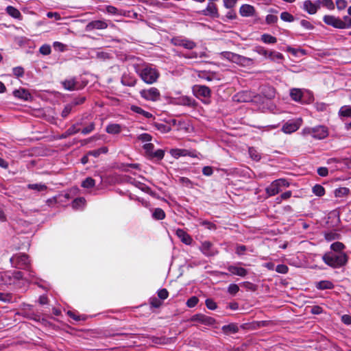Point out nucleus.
Masks as SVG:
<instances>
[{
	"label": "nucleus",
	"mask_w": 351,
	"mask_h": 351,
	"mask_svg": "<svg viewBox=\"0 0 351 351\" xmlns=\"http://www.w3.org/2000/svg\"><path fill=\"white\" fill-rule=\"evenodd\" d=\"M322 261L328 266L333 269H337L347 264L348 256L346 253H337L330 251L322 256Z\"/></svg>",
	"instance_id": "1"
},
{
	"label": "nucleus",
	"mask_w": 351,
	"mask_h": 351,
	"mask_svg": "<svg viewBox=\"0 0 351 351\" xmlns=\"http://www.w3.org/2000/svg\"><path fill=\"white\" fill-rule=\"evenodd\" d=\"M34 277L33 272L29 271V278H25L23 279V275L21 271H8L3 273H0V283L6 285H16L20 280L32 281Z\"/></svg>",
	"instance_id": "2"
},
{
	"label": "nucleus",
	"mask_w": 351,
	"mask_h": 351,
	"mask_svg": "<svg viewBox=\"0 0 351 351\" xmlns=\"http://www.w3.org/2000/svg\"><path fill=\"white\" fill-rule=\"evenodd\" d=\"M141 80L147 84H152L155 83L159 76V71L151 65H146L141 69L136 70Z\"/></svg>",
	"instance_id": "3"
},
{
	"label": "nucleus",
	"mask_w": 351,
	"mask_h": 351,
	"mask_svg": "<svg viewBox=\"0 0 351 351\" xmlns=\"http://www.w3.org/2000/svg\"><path fill=\"white\" fill-rule=\"evenodd\" d=\"M220 56L221 58L226 59L242 66H250L254 64L253 59L230 51L221 52Z\"/></svg>",
	"instance_id": "4"
},
{
	"label": "nucleus",
	"mask_w": 351,
	"mask_h": 351,
	"mask_svg": "<svg viewBox=\"0 0 351 351\" xmlns=\"http://www.w3.org/2000/svg\"><path fill=\"white\" fill-rule=\"evenodd\" d=\"M304 136H311L315 139H324L328 135L327 128L323 125H317L313 128L307 127L302 130Z\"/></svg>",
	"instance_id": "5"
},
{
	"label": "nucleus",
	"mask_w": 351,
	"mask_h": 351,
	"mask_svg": "<svg viewBox=\"0 0 351 351\" xmlns=\"http://www.w3.org/2000/svg\"><path fill=\"white\" fill-rule=\"evenodd\" d=\"M290 185L289 182L284 178L277 179L273 181L265 189L266 193L269 196H274L284 189L289 187Z\"/></svg>",
	"instance_id": "6"
},
{
	"label": "nucleus",
	"mask_w": 351,
	"mask_h": 351,
	"mask_svg": "<svg viewBox=\"0 0 351 351\" xmlns=\"http://www.w3.org/2000/svg\"><path fill=\"white\" fill-rule=\"evenodd\" d=\"M12 265L19 269H28L29 261L28 256L25 254H19L13 256L10 258Z\"/></svg>",
	"instance_id": "7"
},
{
	"label": "nucleus",
	"mask_w": 351,
	"mask_h": 351,
	"mask_svg": "<svg viewBox=\"0 0 351 351\" xmlns=\"http://www.w3.org/2000/svg\"><path fill=\"white\" fill-rule=\"evenodd\" d=\"M139 93L141 97L147 101H157L160 97L159 90L155 87L143 89Z\"/></svg>",
	"instance_id": "8"
},
{
	"label": "nucleus",
	"mask_w": 351,
	"mask_h": 351,
	"mask_svg": "<svg viewBox=\"0 0 351 351\" xmlns=\"http://www.w3.org/2000/svg\"><path fill=\"white\" fill-rule=\"evenodd\" d=\"M193 95L198 99H208L211 95L210 89L204 85L196 84L192 88Z\"/></svg>",
	"instance_id": "9"
},
{
	"label": "nucleus",
	"mask_w": 351,
	"mask_h": 351,
	"mask_svg": "<svg viewBox=\"0 0 351 351\" xmlns=\"http://www.w3.org/2000/svg\"><path fill=\"white\" fill-rule=\"evenodd\" d=\"M171 43L175 46L183 47L187 49H193L196 47V43L194 41L182 36L173 38Z\"/></svg>",
	"instance_id": "10"
},
{
	"label": "nucleus",
	"mask_w": 351,
	"mask_h": 351,
	"mask_svg": "<svg viewBox=\"0 0 351 351\" xmlns=\"http://www.w3.org/2000/svg\"><path fill=\"white\" fill-rule=\"evenodd\" d=\"M302 123V119L298 118L295 120H290L286 122L282 128V131L285 134H291L299 129Z\"/></svg>",
	"instance_id": "11"
},
{
	"label": "nucleus",
	"mask_w": 351,
	"mask_h": 351,
	"mask_svg": "<svg viewBox=\"0 0 351 351\" xmlns=\"http://www.w3.org/2000/svg\"><path fill=\"white\" fill-rule=\"evenodd\" d=\"M199 250L206 256H213L218 253L213 244L208 241L202 242Z\"/></svg>",
	"instance_id": "12"
},
{
	"label": "nucleus",
	"mask_w": 351,
	"mask_h": 351,
	"mask_svg": "<svg viewBox=\"0 0 351 351\" xmlns=\"http://www.w3.org/2000/svg\"><path fill=\"white\" fill-rule=\"evenodd\" d=\"M191 321L197 322L206 326H212L215 324L214 318L203 314H196L191 317Z\"/></svg>",
	"instance_id": "13"
},
{
	"label": "nucleus",
	"mask_w": 351,
	"mask_h": 351,
	"mask_svg": "<svg viewBox=\"0 0 351 351\" xmlns=\"http://www.w3.org/2000/svg\"><path fill=\"white\" fill-rule=\"evenodd\" d=\"M321 1L313 3L311 0H306L303 3V9L310 14H314L320 8Z\"/></svg>",
	"instance_id": "14"
},
{
	"label": "nucleus",
	"mask_w": 351,
	"mask_h": 351,
	"mask_svg": "<svg viewBox=\"0 0 351 351\" xmlns=\"http://www.w3.org/2000/svg\"><path fill=\"white\" fill-rule=\"evenodd\" d=\"M323 21L326 24L335 28L341 29V27L343 26L341 19L332 15H325L323 18Z\"/></svg>",
	"instance_id": "15"
},
{
	"label": "nucleus",
	"mask_w": 351,
	"mask_h": 351,
	"mask_svg": "<svg viewBox=\"0 0 351 351\" xmlns=\"http://www.w3.org/2000/svg\"><path fill=\"white\" fill-rule=\"evenodd\" d=\"M169 153L171 155V156H173L175 158H178L181 156H189L191 157L196 156L195 154H194L193 153H192L190 151L185 149H178V148L171 149L169 151Z\"/></svg>",
	"instance_id": "16"
},
{
	"label": "nucleus",
	"mask_w": 351,
	"mask_h": 351,
	"mask_svg": "<svg viewBox=\"0 0 351 351\" xmlns=\"http://www.w3.org/2000/svg\"><path fill=\"white\" fill-rule=\"evenodd\" d=\"M203 14L205 16H210L213 18H218L219 13L217 5L213 2H209L205 10L202 11Z\"/></svg>",
	"instance_id": "17"
},
{
	"label": "nucleus",
	"mask_w": 351,
	"mask_h": 351,
	"mask_svg": "<svg viewBox=\"0 0 351 351\" xmlns=\"http://www.w3.org/2000/svg\"><path fill=\"white\" fill-rule=\"evenodd\" d=\"M255 12L254 7L249 4H243L239 8V14L243 17L253 16Z\"/></svg>",
	"instance_id": "18"
},
{
	"label": "nucleus",
	"mask_w": 351,
	"mask_h": 351,
	"mask_svg": "<svg viewBox=\"0 0 351 351\" xmlns=\"http://www.w3.org/2000/svg\"><path fill=\"white\" fill-rule=\"evenodd\" d=\"M108 24L104 21H93L88 23L86 25V30L91 31L93 29H104L107 28Z\"/></svg>",
	"instance_id": "19"
},
{
	"label": "nucleus",
	"mask_w": 351,
	"mask_h": 351,
	"mask_svg": "<svg viewBox=\"0 0 351 351\" xmlns=\"http://www.w3.org/2000/svg\"><path fill=\"white\" fill-rule=\"evenodd\" d=\"M63 87L68 90L72 91L78 88V83L75 78L70 77L62 82Z\"/></svg>",
	"instance_id": "20"
},
{
	"label": "nucleus",
	"mask_w": 351,
	"mask_h": 351,
	"mask_svg": "<svg viewBox=\"0 0 351 351\" xmlns=\"http://www.w3.org/2000/svg\"><path fill=\"white\" fill-rule=\"evenodd\" d=\"M176 235L186 245H191L193 241L191 237L182 229H178Z\"/></svg>",
	"instance_id": "21"
},
{
	"label": "nucleus",
	"mask_w": 351,
	"mask_h": 351,
	"mask_svg": "<svg viewBox=\"0 0 351 351\" xmlns=\"http://www.w3.org/2000/svg\"><path fill=\"white\" fill-rule=\"evenodd\" d=\"M228 270L231 274L237 275L241 277L245 276L247 274V271L245 268L238 267L237 265L229 266L228 267Z\"/></svg>",
	"instance_id": "22"
},
{
	"label": "nucleus",
	"mask_w": 351,
	"mask_h": 351,
	"mask_svg": "<svg viewBox=\"0 0 351 351\" xmlns=\"http://www.w3.org/2000/svg\"><path fill=\"white\" fill-rule=\"evenodd\" d=\"M121 82L124 86H134L136 83V79L133 75L125 73L123 75Z\"/></svg>",
	"instance_id": "23"
},
{
	"label": "nucleus",
	"mask_w": 351,
	"mask_h": 351,
	"mask_svg": "<svg viewBox=\"0 0 351 351\" xmlns=\"http://www.w3.org/2000/svg\"><path fill=\"white\" fill-rule=\"evenodd\" d=\"M13 95L15 97L21 99L24 101H27L31 97L29 93L24 88H20L19 90H15L13 92Z\"/></svg>",
	"instance_id": "24"
},
{
	"label": "nucleus",
	"mask_w": 351,
	"mask_h": 351,
	"mask_svg": "<svg viewBox=\"0 0 351 351\" xmlns=\"http://www.w3.org/2000/svg\"><path fill=\"white\" fill-rule=\"evenodd\" d=\"M222 331L226 335L235 334L239 331V328L235 324L225 325L221 328Z\"/></svg>",
	"instance_id": "25"
},
{
	"label": "nucleus",
	"mask_w": 351,
	"mask_h": 351,
	"mask_svg": "<svg viewBox=\"0 0 351 351\" xmlns=\"http://www.w3.org/2000/svg\"><path fill=\"white\" fill-rule=\"evenodd\" d=\"M195 101L187 96H182L177 99L176 104L187 106H193L194 105Z\"/></svg>",
	"instance_id": "26"
},
{
	"label": "nucleus",
	"mask_w": 351,
	"mask_h": 351,
	"mask_svg": "<svg viewBox=\"0 0 351 351\" xmlns=\"http://www.w3.org/2000/svg\"><path fill=\"white\" fill-rule=\"evenodd\" d=\"M121 125L117 123H111L107 125L106 131L108 134H117L121 132Z\"/></svg>",
	"instance_id": "27"
},
{
	"label": "nucleus",
	"mask_w": 351,
	"mask_h": 351,
	"mask_svg": "<svg viewBox=\"0 0 351 351\" xmlns=\"http://www.w3.org/2000/svg\"><path fill=\"white\" fill-rule=\"evenodd\" d=\"M346 246L343 243L337 241L334 242L330 245L331 252H337V253H345L343 250H345Z\"/></svg>",
	"instance_id": "28"
},
{
	"label": "nucleus",
	"mask_w": 351,
	"mask_h": 351,
	"mask_svg": "<svg viewBox=\"0 0 351 351\" xmlns=\"http://www.w3.org/2000/svg\"><path fill=\"white\" fill-rule=\"evenodd\" d=\"M6 12L12 17L17 19H21V14L16 8L9 5L6 8Z\"/></svg>",
	"instance_id": "29"
},
{
	"label": "nucleus",
	"mask_w": 351,
	"mask_h": 351,
	"mask_svg": "<svg viewBox=\"0 0 351 351\" xmlns=\"http://www.w3.org/2000/svg\"><path fill=\"white\" fill-rule=\"evenodd\" d=\"M84 101V99H82L80 100V101H79V102L76 101V102H74L73 104H67L66 106H65V107L64 108V109L62 112V117L64 118L66 117L71 113L73 106L83 103Z\"/></svg>",
	"instance_id": "30"
},
{
	"label": "nucleus",
	"mask_w": 351,
	"mask_h": 351,
	"mask_svg": "<svg viewBox=\"0 0 351 351\" xmlns=\"http://www.w3.org/2000/svg\"><path fill=\"white\" fill-rule=\"evenodd\" d=\"M302 91L300 88H292L290 90L291 99L295 101H300L302 97Z\"/></svg>",
	"instance_id": "31"
},
{
	"label": "nucleus",
	"mask_w": 351,
	"mask_h": 351,
	"mask_svg": "<svg viewBox=\"0 0 351 351\" xmlns=\"http://www.w3.org/2000/svg\"><path fill=\"white\" fill-rule=\"evenodd\" d=\"M316 287L320 290L331 289L334 287V285L329 280H322L317 282Z\"/></svg>",
	"instance_id": "32"
},
{
	"label": "nucleus",
	"mask_w": 351,
	"mask_h": 351,
	"mask_svg": "<svg viewBox=\"0 0 351 351\" xmlns=\"http://www.w3.org/2000/svg\"><path fill=\"white\" fill-rule=\"evenodd\" d=\"M261 40L265 44H274L277 42V38L270 34H263L261 37Z\"/></svg>",
	"instance_id": "33"
},
{
	"label": "nucleus",
	"mask_w": 351,
	"mask_h": 351,
	"mask_svg": "<svg viewBox=\"0 0 351 351\" xmlns=\"http://www.w3.org/2000/svg\"><path fill=\"white\" fill-rule=\"evenodd\" d=\"M27 189L36 191L38 192L44 191L47 190V186L45 184L38 183V184H29L27 186Z\"/></svg>",
	"instance_id": "34"
},
{
	"label": "nucleus",
	"mask_w": 351,
	"mask_h": 351,
	"mask_svg": "<svg viewBox=\"0 0 351 351\" xmlns=\"http://www.w3.org/2000/svg\"><path fill=\"white\" fill-rule=\"evenodd\" d=\"M108 152V148L106 147H102L97 149L89 151L88 155L93 156L95 158L98 157L101 154H106Z\"/></svg>",
	"instance_id": "35"
},
{
	"label": "nucleus",
	"mask_w": 351,
	"mask_h": 351,
	"mask_svg": "<svg viewBox=\"0 0 351 351\" xmlns=\"http://www.w3.org/2000/svg\"><path fill=\"white\" fill-rule=\"evenodd\" d=\"M339 114L341 117H351V106H342L339 110Z\"/></svg>",
	"instance_id": "36"
},
{
	"label": "nucleus",
	"mask_w": 351,
	"mask_h": 351,
	"mask_svg": "<svg viewBox=\"0 0 351 351\" xmlns=\"http://www.w3.org/2000/svg\"><path fill=\"white\" fill-rule=\"evenodd\" d=\"M312 191L318 197H322L325 194V189L320 184H315L313 187Z\"/></svg>",
	"instance_id": "37"
},
{
	"label": "nucleus",
	"mask_w": 351,
	"mask_h": 351,
	"mask_svg": "<svg viewBox=\"0 0 351 351\" xmlns=\"http://www.w3.org/2000/svg\"><path fill=\"white\" fill-rule=\"evenodd\" d=\"M254 51L266 58H269V57L270 51L267 50L263 47L257 46L254 48Z\"/></svg>",
	"instance_id": "38"
},
{
	"label": "nucleus",
	"mask_w": 351,
	"mask_h": 351,
	"mask_svg": "<svg viewBox=\"0 0 351 351\" xmlns=\"http://www.w3.org/2000/svg\"><path fill=\"white\" fill-rule=\"evenodd\" d=\"M152 216L155 219L161 220L165 217V213L162 209L158 208L154 210Z\"/></svg>",
	"instance_id": "39"
},
{
	"label": "nucleus",
	"mask_w": 351,
	"mask_h": 351,
	"mask_svg": "<svg viewBox=\"0 0 351 351\" xmlns=\"http://www.w3.org/2000/svg\"><path fill=\"white\" fill-rule=\"evenodd\" d=\"M85 204V199L83 197L76 198L72 202V206L75 209H79Z\"/></svg>",
	"instance_id": "40"
},
{
	"label": "nucleus",
	"mask_w": 351,
	"mask_h": 351,
	"mask_svg": "<svg viewBox=\"0 0 351 351\" xmlns=\"http://www.w3.org/2000/svg\"><path fill=\"white\" fill-rule=\"evenodd\" d=\"M237 97V100L240 102H248L251 100L248 93L245 91L238 93Z\"/></svg>",
	"instance_id": "41"
},
{
	"label": "nucleus",
	"mask_w": 351,
	"mask_h": 351,
	"mask_svg": "<svg viewBox=\"0 0 351 351\" xmlns=\"http://www.w3.org/2000/svg\"><path fill=\"white\" fill-rule=\"evenodd\" d=\"M283 55L278 51H270L269 58L272 61H278L283 59Z\"/></svg>",
	"instance_id": "42"
},
{
	"label": "nucleus",
	"mask_w": 351,
	"mask_h": 351,
	"mask_svg": "<svg viewBox=\"0 0 351 351\" xmlns=\"http://www.w3.org/2000/svg\"><path fill=\"white\" fill-rule=\"evenodd\" d=\"M349 193V189L346 187H341L335 189V195L338 197H341L347 195Z\"/></svg>",
	"instance_id": "43"
},
{
	"label": "nucleus",
	"mask_w": 351,
	"mask_h": 351,
	"mask_svg": "<svg viewBox=\"0 0 351 351\" xmlns=\"http://www.w3.org/2000/svg\"><path fill=\"white\" fill-rule=\"evenodd\" d=\"M213 75H214L213 73H208V72H206L204 71H199V74H198L199 77L206 80L207 81L213 80Z\"/></svg>",
	"instance_id": "44"
},
{
	"label": "nucleus",
	"mask_w": 351,
	"mask_h": 351,
	"mask_svg": "<svg viewBox=\"0 0 351 351\" xmlns=\"http://www.w3.org/2000/svg\"><path fill=\"white\" fill-rule=\"evenodd\" d=\"M95 181L92 178H86L82 183V186L84 188H92L95 186Z\"/></svg>",
	"instance_id": "45"
},
{
	"label": "nucleus",
	"mask_w": 351,
	"mask_h": 351,
	"mask_svg": "<svg viewBox=\"0 0 351 351\" xmlns=\"http://www.w3.org/2000/svg\"><path fill=\"white\" fill-rule=\"evenodd\" d=\"M178 182L186 187L193 188V182L188 178L180 177Z\"/></svg>",
	"instance_id": "46"
},
{
	"label": "nucleus",
	"mask_w": 351,
	"mask_h": 351,
	"mask_svg": "<svg viewBox=\"0 0 351 351\" xmlns=\"http://www.w3.org/2000/svg\"><path fill=\"white\" fill-rule=\"evenodd\" d=\"M39 52L44 56L49 55L51 52V46L47 44L43 45L39 49Z\"/></svg>",
	"instance_id": "47"
},
{
	"label": "nucleus",
	"mask_w": 351,
	"mask_h": 351,
	"mask_svg": "<svg viewBox=\"0 0 351 351\" xmlns=\"http://www.w3.org/2000/svg\"><path fill=\"white\" fill-rule=\"evenodd\" d=\"M165 152L162 149H157L156 151L153 152L149 158H156L157 160H161L163 158Z\"/></svg>",
	"instance_id": "48"
},
{
	"label": "nucleus",
	"mask_w": 351,
	"mask_h": 351,
	"mask_svg": "<svg viewBox=\"0 0 351 351\" xmlns=\"http://www.w3.org/2000/svg\"><path fill=\"white\" fill-rule=\"evenodd\" d=\"M249 154H250V157L256 160V161H258L260 159H261V155L259 154V153L253 147H250L249 148Z\"/></svg>",
	"instance_id": "49"
},
{
	"label": "nucleus",
	"mask_w": 351,
	"mask_h": 351,
	"mask_svg": "<svg viewBox=\"0 0 351 351\" xmlns=\"http://www.w3.org/2000/svg\"><path fill=\"white\" fill-rule=\"evenodd\" d=\"M280 19L282 21H287V22H292L294 20V17L293 16V15H291V14H289L287 12H282L280 14Z\"/></svg>",
	"instance_id": "50"
},
{
	"label": "nucleus",
	"mask_w": 351,
	"mask_h": 351,
	"mask_svg": "<svg viewBox=\"0 0 351 351\" xmlns=\"http://www.w3.org/2000/svg\"><path fill=\"white\" fill-rule=\"evenodd\" d=\"M199 302V299L196 296L190 298L186 302V306L189 308L195 307Z\"/></svg>",
	"instance_id": "51"
},
{
	"label": "nucleus",
	"mask_w": 351,
	"mask_h": 351,
	"mask_svg": "<svg viewBox=\"0 0 351 351\" xmlns=\"http://www.w3.org/2000/svg\"><path fill=\"white\" fill-rule=\"evenodd\" d=\"M53 47L55 50L63 52L66 50V45L60 42L56 41L53 43Z\"/></svg>",
	"instance_id": "52"
},
{
	"label": "nucleus",
	"mask_w": 351,
	"mask_h": 351,
	"mask_svg": "<svg viewBox=\"0 0 351 351\" xmlns=\"http://www.w3.org/2000/svg\"><path fill=\"white\" fill-rule=\"evenodd\" d=\"M154 146L152 143H148L143 145L146 154L149 157L154 152Z\"/></svg>",
	"instance_id": "53"
},
{
	"label": "nucleus",
	"mask_w": 351,
	"mask_h": 351,
	"mask_svg": "<svg viewBox=\"0 0 351 351\" xmlns=\"http://www.w3.org/2000/svg\"><path fill=\"white\" fill-rule=\"evenodd\" d=\"M12 300V295L10 293H5L0 292V301L4 302H11Z\"/></svg>",
	"instance_id": "54"
},
{
	"label": "nucleus",
	"mask_w": 351,
	"mask_h": 351,
	"mask_svg": "<svg viewBox=\"0 0 351 351\" xmlns=\"http://www.w3.org/2000/svg\"><path fill=\"white\" fill-rule=\"evenodd\" d=\"M342 25L343 26L341 27V29L351 28V18L345 16L342 20Z\"/></svg>",
	"instance_id": "55"
},
{
	"label": "nucleus",
	"mask_w": 351,
	"mask_h": 351,
	"mask_svg": "<svg viewBox=\"0 0 351 351\" xmlns=\"http://www.w3.org/2000/svg\"><path fill=\"white\" fill-rule=\"evenodd\" d=\"M265 21L267 24H274L278 21V16L274 14H268L266 16Z\"/></svg>",
	"instance_id": "56"
},
{
	"label": "nucleus",
	"mask_w": 351,
	"mask_h": 351,
	"mask_svg": "<svg viewBox=\"0 0 351 351\" xmlns=\"http://www.w3.org/2000/svg\"><path fill=\"white\" fill-rule=\"evenodd\" d=\"M158 296L161 300H165L169 296V292L166 289H162L158 290Z\"/></svg>",
	"instance_id": "57"
},
{
	"label": "nucleus",
	"mask_w": 351,
	"mask_h": 351,
	"mask_svg": "<svg viewBox=\"0 0 351 351\" xmlns=\"http://www.w3.org/2000/svg\"><path fill=\"white\" fill-rule=\"evenodd\" d=\"M12 73L16 77H21L24 74V69L21 66H16L13 68Z\"/></svg>",
	"instance_id": "58"
},
{
	"label": "nucleus",
	"mask_w": 351,
	"mask_h": 351,
	"mask_svg": "<svg viewBox=\"0 0 351 351\" xmlns=\"http://www.w3.org/2000/svg\"><path fill=\"white\" fill-rule=\"evenodd\" d=\"M339 238V234L335 232H328L325 234V239L328 241H331L332 240H335Z\"/></svg>",
	"instance_id": "59"
},
{
	"label": "nucleus",
	"mask_w": 351,
	"mask_h": 351,
	"mask_svg": "<svg viewBox=\"0 0 351 351\" xmlns=\"http://www.w3.org/2000/svg\"><path fill=\"white\" fill-rule=\"evenodd\" d=\"M239 290V287L236 284H231L229 285L228 291L232 295H235Z\"/></svg>",
	"instance_id": "60"
},
{
	"label": "nucleus",
	"mask_w": 351,
	"mask_h": 351,
	"mask_svg": "<svg viewBox=\"0 0 351 351\" xmlns=\"http://www.w3.org/2000/svg\"><path fill=\"white\" fill-rule=\"evenodd\" d=\"M321 3L323 4L324 6L327 8L328 10H333L335 8L334 3L332 0H320Z\"/></svg>",
	"instance_id": "61"
},
{
	"label": "nucleus",
	"mask_w": 351,
	"mask_h": 351,
	"mask_svg": "<svg viewBox=\"0 0 351 351\" xmlns=\"http://www.w3.org/2000/svg\"><path fill=\"white\" fill-rule=\"evenodd\" d=\"M288 267L283 264L277 265L276 268V271L280 274H287L288 272Z\"/></svg>",
	"instance_id": "62"
},
{
	"label": "nucleus",
	"mask_w": 351,
	"mask_h": 351,
	"mask_svg": "<svg viewBox=\"0 0 351 351\" xmlns=\"http://www.w3.org/2000/svg\"><path fill=\"white\" fill-rule=\"evenodd\" d=\"M206 306L210 310H215L217 308V304L212 299H207L206 300Z\"/></svg>",
	"instance_id": "63"
},
{
	"label": "nucleus",
	"mask_w": 351,
	"mask_h": 351,
	"mask_svg": "<svg viewBox=\"0 0 351 351\" xmlns=\"http://www.w3.org/2000/svg\"><path fill=\"white\" fill-rule=\"evenodd\" d=\"M152 138V136L147 133L140 134L138 136V139L141 141L142 142H149L151 141Z\"/></svg>",
	"instance_id": "64"
}]
</instances>
